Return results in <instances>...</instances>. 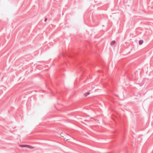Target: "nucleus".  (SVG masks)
Returning <instances> with one entry per match:
<instances>
[{
  "instance_id": "f03ea898",
  "label": "nucleus",
  "mask_w": 153,
  "mask_h": 153,
  "mask_svg": "<svg viewBox=\"0 0 153 153\" xmlns=\"http://www.w3.org/2000/svg\"><path fill=\"white\" fill-rule=\"evenodd\" d=\"M27 145H20L19 146L20 147H27Z\"/></svg>"
},
{
  "instance_id": "1a4fd4ad",
  "label": "nucleus",
  "mask_w": 153,
  "mask_h": 153,
  "mask_svg": "<svg viewBox=\"0 0 153 153\" xmlns=\"http://www.w3.org/2000/svg\"><path fill=\"white\" fill-rule=\"evenodd\" d=\"M35 91V92H37V91H36V90L35 91Z\"/></svg>"
},
{
  "instance_id": "9d476101",
  "label": "nucleus",
  "mask_w": 153,
  "mask_h": 153,
  "mask_svg": "<svg viewBox=\"0 0 153 153\" xmlns=\"http://www.w3.org/2000/svg\"><path fill=\"white\" fill-rule=\"evenodd\" d=\"M135 79V78H134V79Z\"/></svg>"
},
{
  "instance_id": "39448f33",
  "label": "nucleus",
  "mask_w": 153,
  "mask_h": 153,
  "mask_svg": "<svg viewBox=\"0 0 153 153\" xmlns=\"http://www.w3.org/2000/svg\"><path fill=\"white\" fill-rule=\"evenodd\" d=\"M27 147L28 148L31 149H33L34 148V147H33V146H30L28 145H27Z\"/></svg>"
},
{
  "instance_id": "f257e3e1",
  "label": "nucleus",
  "mask_w": 153,
  "mask_h": 153,
  "mask_svg": "<svg viewBox=\"0 0 153 153\" xmlns=\"http://www.w3.org/2000/svg\"><path fill=\"white\" fill-rule=\"evenodd\" d=\"M143 40H140L139 41V45H141L143 43Z\"/></svg>"
},
{
  "instance_id": "0eeeda50",
  "label": "nucleus",
  "mask_w": 153,
  "mask_h": 153,
  "mask_svg": "<svg viewBox=\"0 0 153 153\" xmlns=\"http://www.w3.org/2000/svg\"><path fill=\"white\" fill-rule=\"evenodd\" d=\"M63 133H61V134H60V135L62 137H63Z\"/></svg>"
},
{
  "instance_id": "7ed1b4c3",
  "label": "nucleus",
  "mask_w": 153,
  "mask_h": 153,
  "mask_svg": "<svg viewBox=\"0 0 153 153\" xmlns=\"http://www.w3.org/2000/svg\"><path fill=\"white\" fill-rule=\"evenodd\" d=\"M115 43V41L113 40L111 41L110 43V45L111 46H112Z\"/></svg>"
},
{
  "instance_id": "6e6552de",
  "label": "nucleus",
  "mask_w": 153,
  "mask_h": 153,
  "mask_svg": "<svg viewBox=\"0 0 153 153\" xmlns=\"http://www.w3.org/2000/svg\"><path fill=\"white\" fill-rule=\"evenodd\" d=\"M96 120V121H98V122L99 121L98 120H97V119H96V120Z\"/></svg>"
},
{
  "instance_id": "20e7f679",
  "label": "nucleus",
  "mask_w": 153,
  "mask_h": 153,
  "mask_svg": "<svg viewBox=\"0 0 153 153\" xmlns=\"http://www.w3.org/2000/svg\"><path fill=\"white\" fill-rule=\"evenodd\" d=\"M90 94V93L89 92H87L84 94V95L86 97L89 94Z\"/></svg>"
},
{
  "instance_id": "9b49d317",
  "label": "nucleus",
  "mask_w": 153,
  "mask_h": 153,
  "mask_svg": "<svg viewBox=\"0 0 153 153\" xmlns=\"http://www.w3.org/2000/svg\"><path fill=\"white\" fill-rule=\"evenodd\" d=\"M87 116L89 117V115H88V116Z\"/></svg>"
},
{
  "instance_id": "423d86ee",
  "label": "nucleus",
  "mask_w": 153,
  "mask_h": 153,
  "mask_svg": "<svg viewBox=\"0 0 153 153\" xmlns=\"http://www.w3.org/2000/svg\"><path fill=\"white\" fill-rule=\"evenodd\" d=\"M47 20V18H45L44 19V22H46Z\"/></svg>"
}]
</instances>
